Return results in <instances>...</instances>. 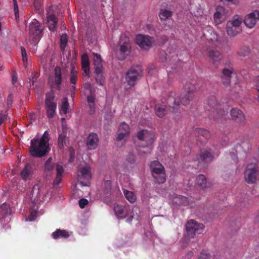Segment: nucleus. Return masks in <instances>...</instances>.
<instances>
[{
  "label": "nucleus",
  "mask_w": 259,
  "mask_h": 259,
  "mask_svg": "<svg viewBox=\"0 0 259 259\" xmlns=\"http://www.w3.org/2000/svg\"><path fill=\"white\" fill-rule=\"evenodd\" d=\"M49 133L46 131L40 139H33L31 141L30 153L35 157L44 156L48 152Z\"/></svg>",
  "instance_id": "1"
},
{
  "label": "nucleus",
  "mask_w": 259,
  "mask_h": 259,
  "mask_svg": "<svg viewBox=\"0 0 259 259\" xmlns=\"http://www.w3.org/2000/svg\"><path fill=\"white\" fill-rule=\"evenodd\" d=\"M207 105L208 106L206 107V110L210 113L211 117L218 121L226 119L228 111L223 109L222 105L218 104L215 97H210L207 101Z\"/></svg>",
  "instance_id": "2"
},
{
  "label": "nucleus",
  "mask_w": 259,
  "mask_h": 259,
  "mask_svg": "<svg viewBox=\"0 0 259 259\" xmlns=\"http://www.w3.org/2000/svg\"><path fill=\"white\" fill-rule=\"evenodd\" d=\"M137 138L141 142L144 143L142 144V149H138L140 155L150 153L152 150V144L155 140V134L151 131L146 130H141L137 133Z\"/></svg>",
  "instance_id": "3"
},
{
  "label": "nucleus",
  "mask_w": 259,
  "mask_h": 259,
  "mask_svg": "<svg viewBox=\"0 0 259 259\" xmlns=\"http://www.w3.org/2000/svg\"><path fill=\"white\" fill-rule=\"evenodd\" d=\"M194 95L188 94L187 93L180 99H176L172 97H169L167 103L169 104V110L174 113L176 116L174 117L175 120H179L180 118V101L184 105L189 104L190 102L194 98Z\"/></svg>",
  "instance_id": "4"
},
{
  "label": "nucleus",
  "mask_w": 259,
  "mask_h": 259,
  "mask_svg": "<svg viewBox=\"0 0 259 259\" xmlns=\"http://www.w3.org/2000/svg\"><path fill=\"white\" fill-rule=\"evenodd\" d=\"M242 17L235 15L229 21L226 25V32L230 37H234L242 31L241 25L242 23Z\"/></svg>",
  "instance_id": "5"
},
{
  "label": "nucleus",
  "mask_w": 259,
  "mask_h": 259,
  "mask_svg": "<svg viewBox=\"0 0 259 259\" xmlns=\"http://www.w3.org/2000/svg\"><path fill=\"white\" fill-rule=\"evenodd\" d=\"M150 168L152 176L158 184H163L165 182L164 168L159 161L154 160L151 162Z\"/></svg>",
  "instance_id": "6"
},
{
  "label": "nucleus",
  "mask_w": 259,
  "mask_h": 259,
  "mask_svg": "<svg viewBox=\"0 0 259 259\" xmlns=\"http://www.w3.org/2000/svg\"><path fill=\"white\" fill-rule=\"evenodd\" d=\"M44 28L42 25L36 19H33L29 25V35L32 43H37L42 37Z\"/></svg>",
  "instance_id": "7"
},
{
  "label": "nucleus",
  "mask_w": 259,
  "mask_h": 259,
  "mask_svg": "<svg viewBox=\"0 0 259 259\" xmlns=\"http://www.w3.org/2000/svg\"><path fill=\"white\" fill-rule=\"evenodd\" d=\"M142 74L143 70L141 66H132L125 75V79L128 84L131 87H134L136 82L140 79Z\"/></svg>",
  "instance_id": "8"
},
{
  "label": "nucleus",
  "mask_w": 259,
  "mask_h": 259,
  "mask_svg": "<svg viewBox=\"0 0 259 259\" xmlns=\"http://www.w3.org/2000/svg\"><path fill=\"white\" fill-rule=\"evenodd\" d=\"M204 229L202 224L198 223L193 220L188 221L186 225V236L189 238H194L196 234L202 233Z\"/></svg>",
  "instance_id": "9"
},
{
  "label": "nucleus",
  "mask_w": 259,
  "mask_h": 259,
  "mask_svg": "<svg viewBox=\"0 0 259 259\" xmlns=\"http://www.w3.org/2000/svg\"><path fill=\"white\" fill-rule=\"evenodd\" d=\"M131 45L128 38H125L124 41L121 39L119 41V49L116 48L115 53L119 60H124L131 53Z\"/></svg>",
  "instance_id": "10"
},
{
  "label": "nucleus",
  "mask_w": 259,
  "mask_h": 259,
  "mask_svg": "<svg viewBox=\"0 0 259 259\" xmlns=\"http://www.w3.org/2000/svg\"><path fill=\"white\" fill-rule=\"evenodd\" d=\"M207 54L212 64L218 67L223 59L222 53L217 48L210 47L207 48Z\"/></svg>",
  "instance_id": "11"
},
{
  "label": "nucleus",
  "mask_w": 259,
  "mask_h": 259,
  "mask_svg": "<svg viewBox=\"0 0 259 259\" xmlns=\"http://www.w3.org/2000/svg\"><path fill=\"white\" fill-rule=\"evenodd\" d=\"M225 66L228 65V68L225 67L222 69L220 77L222 83L225 86L228 87L230 84L232 75L234 69L229 62L225 63Z\"/></svg>",
  "instance_id": "12"
},
{
  "label": "nucleus",
  "mask_w": 259,
  "mask_h": 259,
  "mask_svg": "<svg viewBox=\"0 0 259 259\" xmlns=\"http://www.w3.org/2000/svg\"><path fill=\"white\" fill-rule=\"evenodd\" d=\"M258 175L257 170L253 164H248L244 171V179L248 184L254 183Z\"/></svg>",
  "instance_id": "13"
},
{
  "label": "nucleus",
  "mask_w": 259,
  "mask_h": 259,
  "mask_svg": "<svg viewBox=\"0 0 259 259\" xmlns=\"http://www.w3.org/2000/svg\"><path fill=\"white\" fill-rule=\"evenodd\" d=\"M193 133L198 144L199 142L200 144L205 143L211 137L210 132L205 128L197 127L194 130Z\"/></svg>",
  "instance_id": "14"
},
{
  "label": "nucleus",
  "mask_w": 259,
  "mask_h": 259,
  "mask_svg": "<svg viewBox=\"0 0 259 259\" xmlns=\"http://www.w3.org/2000/svg\"><path fill=\"white\" fill-rule=\"evenodd\" d=\"M79 172L80 174L78 175V179L80 181V183L82 186H88L91 179L90 167L89 165L81 167L79 169Z\"/></svg>",
  "instance_id": "15"
},
{
  "label": "nucleus",
  "mask_w": 259,
  "mask_h": 259,
  "mask_svg": "<svg viewBox=\"0 0 259 259\" xmlns=\"http://www.w3.org/2000/svg\"><path fill=\"white\" fill-rule=\"evenodd\" d=\"M136 44L141 48L148 50L154 41L153 37L143 34H138L136 38Z\"/></svg>",
  "instance_id": "16"
},
{
  "label": "nucleus",
  "mask_w": 259,
  "mask_h": 259,
  "mask_svg": "<svg viewBox=\"0 0 259 259\" xmlns=\"http://www.w3.org/2000/svg\"><path fill=\"white\" fill-rule=\"evenodd\" d=\"M259 21V11L254 10L247 15L244 19V23L248 28H252Z\"/></svg>",
  "instance_id": "17"
},
{
  "label": "nucleus",
  "mask_w": 259,
  "mask_h": 259,
  "mask_svg": "<svg viewBox=\"0 0 259 259\" xmlns=\"http://www.w3.org/2000/svg\"><path fill=\"white\" fill-rule=\"evenodd\" d=\"M232 119L241 125L246 124V118L243 112L240 109L234 108L230 111Z\"/></svg>",
  "instance_id": "18"
},
{
  "label": "nucleus",
  "mask_w": 259,
  "mask_h": 259,
  "mask_svg": "<svg viewBox=\"0 0 259 259\" xmlns=\"http://www.w3.org/2000/svg\"><path fill=\"white\" fill-rule=\"evenodd\" d=\"M227 18V13L223 6H217L213 14L214 22L216 25L223 23Z\"/></svg>",
  "instance_id": "19"
},
{
  "label": "nucleus",
  "mask_w": 259,
  "mask_h": 259,
  "mask_svg": "<svg viewBox=\"0 0 259 259\" xmlns=\"http://www.w3.org/2000/svg\"><path fill=\"white\" fill-rule=\"evenodd\" d=\"M47 25L49 29L52 32H55L58 22L57 18L53 14L51 7L47 10Z\"/></svg>",
  "instance_id": "20"
},
{
  "label": "nucleus",
  "mask_w": 259,
  "mask_h": 259,
  "mask_svg": "<svg viewBox=\"0 0 259 259\" xmlns=\"http://www.w3.org/2000/svg\"><path fill=\"white\" fill-rule=\"evenodd\" d=\"M53 82L56 85L55 89L60 91L61 89L62 82V75L61 68L59 66L55 67L53 76Z\"/></svg>",
  "instance_id": "21"
},
{
  "label": "nucleus",
  "mask_w": 259,
  "mask_h": 259,
  "mask_svg": "<svg viewBox=\"0 0 259 259\" xmlns=\"http://www.w3.org/2000/svg\"><path fill=\"white\" fill-rule=\"evenodd\" d=\"M99 139L97 134L94 133L90 134L87 140V146L89 149H95L98 147Z\"/></svg>",
  "instance_id": "22"
},
{
  "label": "nucleus",
  "mask_w": 259,
  "mask_h": 259,
  "mask_svg": "<svg viewBox=\"0 0 259 259\" xmlns=\"http://www.w3.org/2000/svg\"><path fill=\"white\" fill-rule=\"evenodd\" d=\"M130 127L127 124L124 122H122L118 128V135L117 137V140L118 141L124 139L130 134Z\"/></svg>",
  "instance_id": "23"
},
{
  "label": "nucleus",
  "mask_w": 259,
  "mask_h": 259,
  "mask_svg": "<svg viewBox=\"0 0 259 259\" xmlns=\"http://www.w3.org/2000/svg\"><path fill=\"white\" fill-rule=\"evenodd\" d=\"M214 156L208 150H205L201 153L199 157L197 158L198 164L197 165L199 166V164L201 162L205 163L206 162H210L213 159Z\"/></svg>",
  "instance_id": "24"
},
{
  "label": "nucleus",
  "mask_w": 259,
  "mask_h": 259,
  "mask_svg": "<svg viewBox=\"0 0 259 259\" xmlns=\"http://www.w3.org/2000/svg\"><path fill=\"white\" fill-rule=\"evenodd\" d=\"M33 167L31 164L27 163L21 172L23 180H27L32 177Z\"/></svg>",
  "instance_id": "25"
},
{
  "label": "nucleus",
  "mask_w": 259,
  "mask_h": 259,
  "mask_svg": "<svg viewBox=\"0 0 259 259\" xmlns=\"http://www.w3.org/2000/svg\"><path fill=\"white\" fill-rule=\"evenodd\" d=\"M81 67L86 75H89L90 74V63L88 55L85 53L83 54L81 57Z\"/></svg>",
  "instance_id": "26"
},
{
  "label": "nucleus",
  "mask_w": 259,
  "mask_h": 259,
  "mask_svg": "<svg viewBox=\"0 0 259 259\" xmlns=\"http://www.w3.org/2000/svg\"><path fill=\"white\" fill-rule=\"evenodd\" d=\"M56 169L57 174L55 179L54 180L53 184L54 185H58L62 181L64 169L62 165L58 164H57L56 165Z\"/></svg>",
  "instance_id": "27"
},
{
  "label": "nucleus",
  "mask_w": 259,
  "mask_h": 259,
  "mask_svg": "<svg viewBox=\"0 0 259 259\" xmlns=\"http://www.w3.org/2000/svg\"><path fill=\"white\" fill-rule=\"evenodd\" d=\"M156 115L160 117H163L168 112V109L164 104H157L155 106Z\"/></svg>",
  "instance_id": "28"
},
{
  "label": "nucleus",
  "mask_w": 259,
  "mask_h": 259,
  "mask_svg": "<svg viewBox=\"0 0 259 259\" xmlns=\"http://www.w3.org/2000/svg\"><path fill=\"white\" fill-rule=\"evenodd\" d=\"M45 108L47 111V115L49 118L54 117L57 108V103H53L50 104H45Z\"/></svg>",
  "instance_id": "29"
},
{
  "label": "nucleus",
  "mask_w": 259,
  "mask_h": 259,
  "mask_svg": "<svg viewBox=\"0 0 259 259\" xmlns=\"http://www.w3.org/2000/svg\"><path fill=\"white\" fill-rule=\"evenodd\" d=\"M114 210L116 215L118 218H124L127 214V209L125 206L121 205H116L114 206Z\"/></svg>",
  "instance_id": "30"
},
{
  "label": "nucleus",
  "mask_w": 259,
  "mask_h": 259,
  "mask_svg": "<svg viewBox=\"0 0 259 259\" xmlns=\"http://www.w3.org/2000/svg\"><path fill=\"white\" fill-rule=\"evenodd\" d=\"M52 236L54 239H58L59 238L66 239L69 237V234L68 232L65 230L58 229L52 234Z\"/></svg>",
  "instance_id": "31"
},
{
  "label": "nucleus",
  "mask_w": 259,
  "mask_h": 259,
  "mask_svg": "<svg viewBox=\"0 0 259 259\" xmlns=\"http://www.w3.org/2000/svg\"><path fill=\"white\" fill-rule=\"evenodd\" d=\"M203 35L207 40L209 41H216L218 40L217 34L213 31L212 27L210 26L207 27V32H204Z\"/></svg>",
  "instance_id": "32"
},
{
  "label": "nucleus",
  "mask_w": 259,
  "mask_h": 259,
  "mask_svg": "<svg viewBox=\"0 0 259 259\" xmlns=\"http://www.w3.org/2000/svg\"><path fill=\"white\" fill-rule=\"evenodd\" d=\"M67 141V134L65 129L63 128L61 133L59 135L58 139V145L60 149L63 148L64 145L66 144Z\"/></svg>",
  "instance_id": "33"
},
{
  "label": "nucleus",
  "mask_w": 259,
  "mask_h": 259,
  "mask_svg": "<svg viewBox=\"0 0 259 259\" xmlns=\"http://www.w3.org/2000/svg\"><path fill=\"white\" fill-rule=\"evenodd\" d=\"M55 167V163L52 162V158L49 157L45 162L44 164V171L47 174L52 173Z\"/></svg>",
  "instance_id": "34"
},
{
  "label": "nucleus",
  "mask_w": 259,
  "mask_h": 259,
  "mask_svg": "<svg viewBox=\"0 0 259 259\" xmlns=\"http://www.w3.org/2000/svg\"><path fill=\"white\" fill-rule=\"evenodd\" d=\"M172 12L166 9H161L159 13V17L161 21H166L171 17Z\"/></svg>",
  "instance_id": "35"
},
{
  "label": "nucleus",
  "mask_w": 259,
  "mask_h": 259,
  "mask_svg": "<svg viewBox=\"0 0 259 259\" xmlns=\"http://www.w3.org/2000/svg\"><path fill=\"white\" fill-rule=\"evenodd\" d=\"M173 202L178 205H187L188 204V198L186 197L176 195L174 198Z\"/></svg>",
  "instance_id": "36"
},
{
  "label": "nucleus",
  "mask_w": 259,
  "mask_h": 259,
  "mask_svg": "<svg viewBox=\"0 0 259 259\" xmlns=\"http://www.w3.org/2000/svg\"><path fill=\"white\" fill-rule=\"evenodd\" d=\"M94 55L95 70L99 71L100 69H103L102 60L101 56L95 53H94Z\"/></svg>",
  "instance_id": "37"
},
{
  "label": "nucleus",
  "mask_w": 259,
  "mask_h": 259,
  "mask_svg": "<svg viewBox=\"0 0 259 259\" xmlns=\"http://www.w3.org/2000/svg\"><path fill=\"white\" fill-rule=\"evenodd\" d=\"M95 73L97 83L100 85H103L105 79L103 74V69H100L99 71L95 70Z\"/></svg>",
  "instance_id": "38"
},
{
  "label": "nucleus",
  "mask_w": 259,
  "mask_h": 259,
  "mask_svg": "<svg viewBox=\"0 0 259 259\" xmlns=\"http://www.w3.org/2000/svg\"><path fill=\"white\" fill-rule=\"evenodd\" d=\"M104 193L107 197H109L112 194V182L111 181L107 180L104 183Z\"/></svg>",
  "instance_id": "39"
},
{
  "label": "nucleus",
  "mask_w": 259,
  "mask_h": 259,
  "mask_svg": "<svg viewBox=\"0 0 259 259\" xmlns=\"http://www.w3.org/2000/svg\"><path fill=\"white\" fill-rule=\"evenodd\" d=\"M196 183L202 189H204L207 187L206 179L203 175L201 174L198 176L196 178Z\"/></svg>",
  "instance_id": "40"
},
{
  "label": "nucleus",
  "mask_w": 259,
  "mask_h": 259,
  "mask_svg": "<svg viewBox=\"0 0 259 259\" xmlns=\"http://www.w3.org/2000/svg\"><path fill=\"white\" fill-rule=\"evenodd\" d=\"M184 88L186 93L192 95H194V93L196 91V85L191 82H187L185 84Z\"/></svg>",
  "instance_id": "41"
},
{
  "label": "nucleus",
  "mask_w": 259,
  "mask_h": 259,
  "mask_svg": "<svg viewBox=\"0 0 259 259\" xmlns=\"http://www.w3.org/2000/svg\"><path fill=\"white\" fill-rule=\"evenodd\" d=\"M67 42V35L66 34H63L60 37V49L62 51H65Z\"/></svg>",
  "instance_id": "42"
},
{
  "label": "nucleus",
  "mask_w": 259,
  "mask_h": 259,
  "mask_svg": "<svg viewBox=\"0 0 259 259\" xmlns=\"http://www.w3.org/2000/svg\"><path fill=\"white\" fill-rule=\"evenodd\" d=\"M250 52V50L249 47L246 46L241 47L238 51L237 54L242 57L248 56Z\"/></svg>",
  "instance_id": "43"
},
{
  "label": "nucleus",
  "mask_w": 259,
  "mask_h": 259,
  "mask_svg": "<svg viewBox=\"0 0 259 259\" xmlns=\"http://www.w3.org/2000/svg\"><path fill=\"white\" fill-rule=\"evenodd\" d=\"M124 194L126 199L130 202L134 203L135 202L136 197L132 192L126 190L124 191Z\"/></svg>",
  "instance_id": "44"
},
{
  "label": "nucleus",
  "mask_w": 259,
  "mask_h": 259,
  "mask_svg": "<svg viewBox=\"0 0 259 259\" xmlns=\"http://www.w3.org/2000/svg\"><path fill=\"white\" fill-rule=\"evenodd\" d=\"M77 79V72L75 70L74 67H72L70 73V82L75 85L76 83Z\"/></svg>",
  "instance_id": "45"
},
{
  "label": "nucleus",
  "mask_w": 259,
  "mask_h": 259,
  "mask_svg": "<svg viewBox=\"0 0 259 259\" xmlns=\"http://www.w3.org/2000/svg\"><path fill=\"white\" fill-rule=\"evenodd\" d=\"M69 107V103L68 99L66 97L63 98V102L61 106V110L64 113L66 114Z\"/></svg>",
  "instance_id": "46"
},
{
  "label": "nucleus",
  "mask_w": 259,
  "mask_h": 259,
  "mask_svg": "<svg viewBox=\"0 0 259 259\" xmlns=\"http://www.w3.org/2000/svg\"><path fill=\"white\" fill-rule=\"evenodd\" d=\"M54 95L53 92L47 93L46 95V99L45 104H50L55 103L54 102Z\"/></svg>",
  "instance_id": "47"
},
{
  "label": "nucleus",
  "mask_w": 259,
  "mask_h": 259,
  "mask_svg": "<svg viewBox=\"0 0 259 259\" xmlns=\"http://www.w3.org/2000/svg\"><path fill=\"white\" fill-rule=\"evenodd\" d=\"M9 208L7 205L3 203L0 207V217H5L9 212Z\"/></svg>",
  "instance_id": "48"
},
{
  "label": "nucleus",
  "mask_w": 259,
  "mask_h": 259,
  "mask_svg": "<svg viewBox=\"0 0 259 259\" xmlns=\"http://www.w3.org/2000/svg\"><path fill=\"white\" fill-rule=\"evenodd\" d=\"M198 259H211V256L207 251L203 250L201 252Z\"/></svg>",
  "instance_id": "49"
},
{
  "label": "nucleus",
  "mask_w": 259,
  "mask_h": 259,
  "mask_svg": "<svg viewBox=\"0 0 259 259\" xmlns=\"http://www.w3.org/2000/svg\"><path fill=\"white\" fill-rule=\"evenodd\" d=\"M126 159L127 162L130 164H134L136 161L135 156L132 152H130L128 154Z\"/></svg>",
  "instance_id": "50"
},
{
  "label": "nucleus",
  "mask_w": 259,
  "mask_h": 259,
  "mask_svg": "<svg viewBox=\"0 0 259 259\" xmlns=\"http://www.w3.org/2000/svg\"><path fill=\"white\" fill-rule=\"evenodd\" d=\"M87 101L89 103V107H94V105H95V97L93 95L88 96L87 97Z\"/></svg>",
  "instance_id": "51"
},
{
  "label": "nucleus",
  "mask_w": 259,
  "mask_h": 259,
  "mask_svg": "<svg viewBox=\"0 0 259 259\" xmlns=\"http://www.w3.org/2000/svg\"><path fill=\"white\" fill-rule=\"evenodd\" d=\"M14 3V11L16 19L19 18V8L16 0H13Z\"/></svg>",
  "instance_id": "52"
},
{
  "label": "nucleus",
  "mask_w": 259,
  "mask_h": 259,
  "mask_svg": "<svg viewBox=\"0 0 259 259\" xmlns=\"http://www.w3.org/2000/svg\"><path fill=\"white\" fill-rule=\"evenodd\" d=\"M159 60L161 62H164L166 60L167 54L164 51H160L159 53Z\"/></svg>",
  "instance_id": "53"
},
{
  "label": "nucleus",
  "mask_w": 259,
  "mask_h": 259,
  "mask_svg": "<svg viewBox=\"0 0 259 259\" xmlns=\"http://www.w3.org/2000/svg\"><path fill=\"white\" fill-rule=\"evenodd\" d=\"M21 54H22L23 61L24 63H27V54H26V50L24 47H21Z\"/></svg>",
  "instance_id": "54"
},
{
  "label": "nucleus",
  "mask_w": 259,
  "mask_h": 259,
  "mask_svg": "<svg viewBox=\"0 0 259 259\" xmlns=\"http://www.w3.org/2000/svg\"><path fill=\"white\" fill-rule=\"evenodd\" d=\"M89 203L87 199L85 198H82L79 201V205L81 208H83L87 205Z\"/></svg>",
  "instance_id": "55"
},
{
  "label": "nucleus",
  "mask_w": 259,
  "mask_h": 259,
  "mask_svg": "<svg viewBox=\"0 0 259 259\" xmlns=\"http://www.w3.org/2000/svg\"><path fill=\"white\" fill-rule=\"evenodd\" d=\"M7 115L3 113H0V125H1L6 120Z\"/></svg>",
  "instance_id": "56"
},
{
  "label": "nucleus",
  "mask_w": 259,
  "mask_h": 259,
  "mask_svg": "<svg viewBox=\"0 0 259 259\" xmlns=\"http://www.w3.org/2000/svg\"><path fill=\"white\" fill-rule=\"evenodd\" d=\"M193 256V253L192 251H188L183 257L182 259H191Z\"/></svg>",
  "instance_id": "57"
},
{
  "label": "nucleus",
  "mask_w": 259,
  "mask_h": 259,
  "mask_svg": "<svg viewBox=\"0 0 259 259\" xmlns=\"http://www.w3.org/2000/svg\"><path fill=\"white\" fill-rule=\"evenodd\" d=\"M36 211L34 210L32 211L30 213V216H29V220L30 221H33L36 218Z\"/></svg>",
  "instance_id": "58"
},
{
  "label": "nucleus",
  "mask_w": 259,
  "mask_h": 259,
  "mask_svg": "<svg viewBox=\"0 0 259 259\" xmlns=\"http://www.w3.org/2000/svg\"><path fill=\"white\" fill-rule=\"evenodd\" d=\"M12 103H13V96L12 95H10L9 96H8V98H7L8 106L9 107L11 106Z\"/></svg>",
  "instance_id": "59"
},
{
  "label": "nucleus",
  "mask_w": 259,
  "mask_h": 259,
  "mask_svg": "<svg viewBox=\"0 0 259 259\" xmlns=\"http://www.w3.org/2000/svg\"><path fill=\"white\" fill-rule=\"evenodd\" d=\"M34 5L36 10H39L40 9V5L38 0L34 1Z\"/></svg>",
  "instance_id": "60"
},
{
  "label": "nucleus",
  "mask_w": 259,
  "mask_h": 259,
  "mask_svg": "<svg viewBox=\"0 0 259 259\" xmlns=\"http://www.w3.org/2000/svg\"><path fill=\"white\" fill-rule=\"evenodd\" d=\"M230 155L234 161L237 162L238 161V158L237 156V154L235 153L231 152L230 153Z\"/></svg>",
  "instance_id": "61"
},
{
  "label": "nucleus",
  "mask_w": 259,
  "mask_h": 259,
  "mask_svg": "<svg viewBox=\"0 0 259 259\" xmlns=\"http://www.w3.org/2000/svg\"><path fill=\"white\" fill-rule=\"evenodd\" d=\"M37 78V74L35 73L34 76L31 78V82H32V85H33L34 83L36 81Z\"/></svg>",
  "instance_id": "62"
},
{
  "label": "nucleus",
  "mask_w": 259,
  "mask_h": 259,
  "mask_svg": "<svg viewBox=\"0 0 259 259\" xmlns=\"http://www.w3.org/2000/svg\"><path fill=\"white\" fill-rule=\"evenodd\" d=\"M17 81V77L16 75H13L12 76V83L13 84H15Z\"/></svg>",
  "instance_id": "63"
},
{
  "label": "nucleus",
  "mask_w": 259,
  "mask_h": 259,
  "mask_svg": "<svg viewBox=\"0 0 259 259\" xmlns=\"http://www.w3.org/2000/svg\"><path fill=\"white\" fill-rule=\"evenodd\" d=\"M95 111V105H94V107H90V110H89L90 114H94Z\"/></svg>",
  "instance_id": "64"
}]
</instances>
